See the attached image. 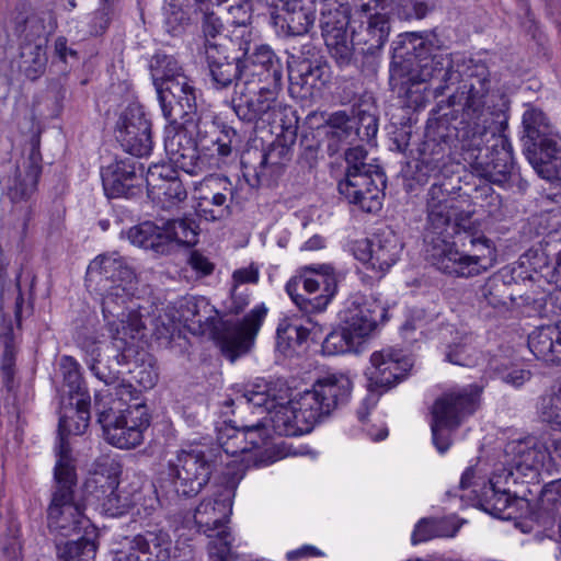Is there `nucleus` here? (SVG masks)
<instances>
[{"mask_svg":"<svg viewBox=\"0 0 561 561\" xmlns=\"http://www.w3.org/2000/svg\"><path fill=\"white\" fill-rule=\"evenodd\" d=\"M508 448L512 458L507 467L494 473L480 489L472 490L473 505L501 519H531L536 502L529 499L533 494L529 484L539 482L550 453L536 437L518 440Z\"/></svg>","mask_w":561,"mask_h":561,"instance_id":"nucleus-1","label":"nucleus"},{"mask_svg":"<svg viewBox=\"0 0 561 561\" xmlns=\"http://www.w3.org/2000/svg\"><path fill=\"white\" fill-rule=\"evenodd\" d=\"M222 451L230 456L249 453L247 435L234 420L218 428L217 445L196 444L176 451L160 472V488L179 499H192L202 492L224 466Z\"/></svg>","mask_w":561,"mask_h":561,"instance_id":"nucleus-2","label":"nucleus"},{"mask_svg":"<svg viewBox=\"0 0 561 561\" xmlns=\"http://www.w3.org/2000/svg\"><path fill=\"white\" fill-rule=\"evenodd\" d=\"M463 72L447 101L449 106L462 105V116L458 121L469 131V146L483 144L485 137L507 136L511 99L505 92L497 91L485 100L491 90L486 62L470 58Z\"/></svg>","mask_w":561,"mask_h":561,"instance_id":"nucleus-3","label":"nucleus"},{"mask_svg":"<svg viewBox=\"0 0 561 561\" xmlns=\"http://www.w3.org/2000/svg\"><path fill=\"white\" fill-rule=\"evenodd\" d=\"M425 260L445 276L469 279L496 264L497 249L494 240L485 234L482 220L473 216L448 234L428 239Z\"/></svg>","mask_w":561,"mask_h":561,"instance_id":"nucleus-4","label":"nucleus"},{"mask_svg":"<svg viewBox=\"0 0 561 561\" xmlns=\"http://www.w3.org/2000/svg\"><path fill=\"white\" fill-rule=\"evenodd\" d=\"M428 32H405L393 43L389 65L391 80L414 72L421 80H430L436 96H443L465 76L469 59H455L451 54L435 53L438 46Z\"/></svg>","mask_w":561,"mask_h":561,"instance_id":"nucleus-5","label":"nucleus"},{"mask_svg":"<svg viewBox=\"0 0 561 561\" xmlns=\"http://www.w3.org/2000/svg\"><path fill=\"white\" fill-rule=\"evenodd\" d=\"M179 317L195 333H209L230 362L248 354L267 314L264 304L241 320L217 319L218 311L205 297H185L179 302Z\"/></svg>","mask_w":561,"mask_h":561,"instance_id":"nucleus-6","label":"nucleus"},{"mask_svg":"<svg viewBox=\"0 0 561 561\" xmlns=\"http://www.w3.org/2000/svg\"><path fill=\"white\" fill-rule=\"evenodd\" d=\"M466 128L458 117H449L448 114L427 119L423 139L416 148L417 157L408 161L401 170L407 192H414L431 179L449 173L454 142H460L462 150L470 145Z\"/></svg>","mask_w":561,"mask_h":561,"instance_id":"nucleus-7","label":"nucleus"},{"mask_svg":"<svg viewBox=\"0 0 561 561\" xmlns=\"http://www.w3.org/2000/svg\"><path fill=\"white\" fill-rule=\"evenodd\" d=\"M522 125L524 153L538 176L550 184L547 197L561 205V137L539 107L527 108Z\"/></svg>","mask_w":561,"mask_h":561,"instance_id":"nucleus-8","label":"nucleus"},{"mask_svg":"<svg viewBox=\"0 0 561 561\" xmlns=\"http://www.w3.org/2000/svg\"><path fill=\"white\" fill-rule=\"evenodd\" d=\"M77 484V471L61 461L55 465L50 501L46 510L47 527L55 537H79L96 528L85 515V510H78Z\"/></svg>","mask_w":561,"mask_h":561,"instance_id":"nucleus-9","label":"nucleus"},{"mask_svg":"<svg viewBox=\"0 0 561 561\" xmlns=\"http://www.w3.org/2000/svg\"><path fill=\"white\" fill-rule=\"evenodd\" d=\"M434 180L426 194L425 242L428 239L448 234L476 214L474 208H463L468 195L462 193L460 178H453L445 173Z\"/></svg>","mask_w":561,"mask_h":561,"instance_id":"nucleus-10","label":"nucleus"},{"mask_svg":"<svg viewBox=\"0 0 561 561\" xmlns=\"http://www.w3.org/2000/svg\"><path fill=\"white\" fill-rule=\"evenodd\" d=\"M482 392V386L470 383L457 390L444 392L434 401L431 423L432 440L440 454L449 449L451 433L480 409Z\"/></svg>","mask_w":561,"mask_h":561,"instance_id":"nucleus-11","label":"nucleus"},{"mask_svg":"<svg viewBox=\"0 0 561 561\" xmlns=\"http://www.w3.org/2000/svg\"><path fill=\"white\" fill-rule=\"evenodd\" d=\"M288 92L294 99L311 101L322 95L332 79L331 66L322 49L308 42L296 53H287Z\"/></svg>","mask_w":561,"mask_h":561,"instance_id":"nucleus-12","label":"nucleus"},{"mask_svg":"<svg viewBox=\"0 0 561 561\" xmlns=\"http://www.w3.org/2000/svg\"><path fill=\"white\" fill-rule=\"evenodd\" d=\"M254 80L244 81L236 89L231 98V108L237 117L254 128L272 126L277 122L290 121L297 112L291 106L278 100L282 89L256 88L251 89Z\"/></svg>","mask_w":561,"mask_h":561,"instance_id":"nucleus-13","label":"nucleus"},{"mask_svg":"<svg viewBox=\"0 0 561 561\" xmlns=\"http://www.w3.org/2000/svg\"><path fill=\"white\" fill-rule=\"evenodd\" d=\"M320 3L319 27L325 47L340 70H351L355 60L348 0H317Z\"/></svg>","mask_w":561,"mask_h":561,"instance_id":"nucleus-14","label":"nucleus"},{"mask_svg":"<svg viewBox=\"0 0 561 561\" xmlns=\"http://www.w3.org/2000/svg\"><path fill=\"white\" fill-rule=\"evenodd\" d=\"M320 3L319 27L325 47L340 70H351L355 60L348 0H317Z\"/></svg>","mask_w":561,"mask_h":561,"instance_id":"nucleus-15","label":"nucleus"},{"mask_svg":"<svg viewBox=\"0 0 561 561\" xmlns=\"http://www.w3.org/2000/svg\"><path fill=\"white\" fill-rule=\"evenodd\" d=\"M243 31L240 34L225 36L220 44H209L204 50L206 76L210 87L216 91H227L241 87L243 69Z\"/></svg>","mask_w":561,"mask_h":561,"instance_id":"nucleus-16","label":"nucleus"},{"mask_svg":"<svg viewBox=\"0 0 561 561\" xmlns=\"http://www.w3.org/2000/svg\"><path fill=\"white\" fill-rule=\"evenodd\" d=\"M392 20V16L383 10L382 13L370 15L365 26L360 25L359 31L352 28L355 60L351 69L358 71L365 78L376 77L382 49L389 39Z\"/></svg>","mask_w":561,"mask_h":561,"instance_id":"nucleus-17","label":"nucleus"},{"mask_svg":"<svg viewBox=\"0 0 561 561\" xmlns=\"http://www.w3.org/2000/svg\"><path fill=\"white\" fill-rule=\"evenodd\" d=\"M304 274L293 276L285 290L294 304L306 313L323 311L337 289L333 267L321 265L319 270L306 266Z\"/></svg>","mask_w":561,"mask_h":561,"instance_id":"nucleus-18","label":"nucleus"},{"mask_svg":"<svg viewBox=\"0 0 561 561\" xmlns=\"http://www.w3.org/2000/svg\"><path fill=\"white\" fill-rule=\"evenodd\" d=\"M387 176L382 168L351 167L337 182L339 194L352 205L367 214H377L382 208Z\"/></svg>","mask_w":561,"mask_h":561,"instance_id":"nucleus-19","label":"nucleus"},{"mask_svg":"<svg viewBox=\"0 0 561 561\" xmlns=\"http://www.w3.org/2000/svg\"><path fill=\"white\" fill-rule=\"evenodd\" d=\"M119 548L113 551L112 561H171L173 540L169 530L147 523L136 534L124 536Z\"/></svg>","mask_w":561,"mask_h":561,"instance_id":"nucleus-20","label":"nucleus"},{"mask_svg":"<svg viewBox=\"0 0 561 561\" xmlns=\"http://www.w3.org/2000/svg\"><path fill=\"white\" fill-rule=\"evenodd\" d=\"M243 478L241 470L228 469L222 472V485L211 496L204 497L194 512L197 531L208 538L219 529L228 528L237 488Z\"/></svg>","mask_w":561,"mask_h":561,"instance_id":"nucleus-21","label":"nucleus"},{"mask_svg":"<svg viewBox=\"0 0 561 561\" xmlns=\"http://www.w3.org/2000/svg\"><path fill=\"white\" fill-rule=\"evenodd\" d=\"M353 390L352 380L344 374H328L318 378L311 389L299 393L308 417L322 422L335 410L346 405Z\"/></svg>","mask_w":561,"mask_h":561,"instance_id":"nucleus-22","label":"nucleus"},{"mask_svg":"<svg viewBox=\"0 0 561 561\" xmlns=\"http://www.w3.org/2000/svg\"><path fill=\"white\" fill-rule=\"evenodd\" d=\"M466 150L472 159L470 165L478 176L497 186L507 182L510 170L515 168L507 136L485 137L483 144L467 146Z\"/></svg>","mask_w":561,"mask_h":561,"instance_id":"nucleus-23","label":"nucleus"},{"mask_svg":"<svg viewBox=\"0 0 561 561\" xmlns=\"http://www.w3.org/2000/svg\"><path fill=\"white\" fill-rule=\"evenodd\" d=\"M114 135L124 151L130 156H149L153 148L152 123L145 106L139 102L129 103L116 121Z\"/></svg>","mask_w":561,"mask_h":561,"instance_id":"nucleus-24","label":"nucleus"},{"mask_svg":"<svg viewBox=\"0 0 561 561\" xmlns=\"http://www.w3.org/2000/svg\"><path fill=\"white\" fill-rule=\"evenodd\" d=\"M130 157H116L110 164L101 167V179L107 198L141 197L145 187L144 164Z\"/></svg>","mask_w":561,"mask_h":561,"instance_id":"nucleus-25","label":"nucleus"},{"mask_svg":"<svg viewBox=\"0 0 561 561\" xmlns=\"http://www.w3.org/2000/svg\"><path fill=\"white\" fill-rule=\"evenodd\" d=\"M519 268L506 265L489 276L480 287L481 301L499 312L508 311L517 298L529 304L531 298L522 289L528 276Z\"/></svg>","mask_w":561,"mask_h":561,"instance_id":"nucleus-26","label":"nucleus"},{"mask_svg":"<svg viewBox=\"0 0 561 561\" xmlns=\"http://www.w3.org/2000/svg\"><path fill=\"white\" fill-rule=\"evenodd\" d=\"M141 391L124 380L115 388V393L105 396L95 394L94 410L96 422L101 426L105 440L119 430V426L129 420V412L134 410V402H144Z\"/></svg>","mask_w":561,"mask_h":561,"instance_id":"nucleus-27","label":"nucleus"},{"mask_svg":"<svg viewBox=\"0 0 561 561\" xmlns=\"http://www.w3.org/2000/svg\"><path fill=\"white\" fill-rule=\"evenodd\" d=\"M90 408L91 399L77 400L76 403L69 401V407L65 403V398L61 396L59 407V421L57 426V438L54 447L56 463L60 461L67 463L77 471V458L72 454L68 436L82 435L89 426L90 422Z\"/></svg>","mask_w":561,"mask_h":561,"instance_id":"nucleus-28","label":"nucleus"},{"mask_svg":"<svg viewBox=\"0 0 561 561\" xmlns=\"http://www.w3.org/2000/svg\"><path fill=\"white\" fill-rule=\"evenodd\" d=\"M388 320V309L374 297L352 296L337 313L340 325L347 329L360 342Z\"/></svg>","mask_w":561,"mask_h":561,"instance_id":"nucleus-29","label":"nucleus"},{"mask_svg":"<svg viewBox=\"0 0 561 561\" xmlns=\"http://www.w3.org/2000/svg\"><path fill=\"white\" fill-rule=\"evenodd\" d=\"M268 11V24L279 38L308 34L316 22V9L302 0H272L263 3Z\"/></svg>","mask_w":561,"mask_h":561,"instance_id":"nucleus-30","label":"nucleus"},{"mask_svg":"<svg viewBox=\"0 0 561 561\" xmlns=\"http://www.w3.org/2000/svg\"><path fill=\"white\" fill-rule=\"evenodd\" d=\"M510 266L520 267L523 274L528 276L525 279V285L527 283L533 284L536 280L534 274H537L549 284H554L559 289L561 282V241L542 239L530 247L519 256L517 262L510 264Z\"/></svg>","mask_w":561,"mask_h":561,"instance_id":"nucleus-31","label":"nucleus"},{"mask_svg":"<svg viewBox=\"0 0 561 561\" xmlns=\"http://www.w3.org/2000/svg\"><path fill=\"white\" fill-rule=\"evenodd\" d=\"M371 368L368 376V388L380 392L403 381L410 374L414 359L402 350H382L370 356Z\"/></svg>","mask_w":561,"mask_h":561,"instance_id":"nucleus-32","label":"nucleus"},{"mask_svg":"<svg viewBox=\"0 0 561 561\" xmlns=\"http://www.w3.org/2000/svg\"><path fill=\"white\" fill-rule=\"evenodd\" d=\"M192 79L186 76L157 91L163 117L171 124H190L197 116V98Z\"/></svg>","mask_w":561,"mask_h":561,"instance_id":"nucleus-33","label":"nucleus"},{"mask_svg":"<svg viewBox=\"0 0 561 561\" xmlns=\"http://www.w3.org/2000/svg\"><path fill=\"white\" fill-rule=\"evenodd\" d=\"M129 299V289L122 286H111L102 298V312L106 325L113 335H118L121 330H130L134 339L144 329L141 319L127 310L126 304Z\"/></svg>","mask_w":561,"mask_h":561,"instance_id":"nucleus-34","label":"nucleus"},{"mask_svg":"<svg viewBox=\"0 0 561 561\" xmlns=\"http://www.w3.org/2000/svg\"><path fill=\"white\" fill-rule=\"evenodd\" d=\"M187 124L168 123L164 128V150L170 161L188 174H195L201 164L193 134Z\"/></svg>","mask_w":561,"mask_h":561,"instance_id":"nucleus-35","label":"nucleus"},{"mask_svg":"<svg viewBox=\"0 0 561 561\" xmlns=\"http://www.w3.org/2000/svg\"><path fill=\"white\" fill-rule=\"evenodd\" d=\"M302 410L300 394L289 400L287 404L273 410L270 422L274 434L294 437L310 433L319 422L308 417V411Z\"/></svg>","mask_w":561,"mask_h":561,"instance_id":"nucleus-36","label":"nucleus"},{"mask_svg":"<svg viewBox=\"0 0 561 561\" xmlns=\"http://www.w3.org/2000/svg\"><path fill=\"white\" fill-rule=\"evenodd\" d=\"M115 342L106 345L96 359H84L91 373L105 385H114L119 380L121 367L127 365L133 348L125 347L124 339L114 336Z\"/></svg>","mask_w":561,"mask_h":561,"instance_id":"nucleus-37","label":"nucleus"},{"mask_svg":"<svg viewBox=\"0 0 561 561\" xmlns=\"http://www.w3.org/2000/svg\"><path fill=\"white\" fill-rule=\"evenodd\" d=\"M87 279L98 284L108 280L113 283L112 286L127 288L136 279V273L126 259L117 253L100 254L90 262Z\"/></svg>","mask_w":561,"mask_h":561,"instance_id":"nucleus-38","label":"nucleus"},{"mask_svg":"<svg viewBox=\"0 0 561 561\" xmlns=\"http://www.w3.org/2000/svg\"><path fill=\"white\" fill-rule=\"evenodd\" d=\"M216 187L209 188L197 199L196 213L208 221H219L232 215L234 187L228 178L218 179Z\"/></svg>","mask_w":561,"mask_h":561,"instance_id":"nucleus-39","label":"nucleus"},{"mask_svg":"<svg viewBox=\"0 0 561 561\" xmlns=\"http://www.w3.org/2000/svg\"><path fill=\"white\" fill-rule=\"evenodd\" d=\"M317 135L322 140L324 152L329 157L355 145L353 129L347 125L345 111L329 114L323 124L317 126Z\"/></svg>","mask_w":561,"mask_h":561,"instance_id":"nucleus-40","label":"nucleus"},{"mask_svg":"<svg viewBox=\"0 0 561 561\" xmlns=\"http://www.w3.org/2000/svg\"><path fill=\"white\" fill-rule=\"evenodd\" d=\"M150 425V414L145 402H134V410L129 412V420L125 421L106 440L110 445L121 449H131L144 442V432Z\"/></svg>","mask_w":561,"mask_h":561,"instance_id":"nucleus-41","label":"nucleus"},{"mask_svg":"<svg viewBox=\"0 0 561 561\" xmlns=\"http://www.w3.org/2000/svg\"><path fill=\"white\" fill-rule=\"evenodd\" d=\"M527 344L536 358L561 366V333L558 322L535 328L528 335Z\"/></svg>","mask_w":561,"mask_h":561,"instance_id":"nucleus-42","label":"nucleus"},{"mask_svg":"<svg viewBox=\"0 0 561 561\" xmlns=\"http://www.w3.org/2000/svg\"><path fill=\"white\" fill-rule=\"evenodd\" d=\"M389 85L392 92L403 99L404 105L413 111L424 108L430 101L431 93L437 98L430 80H421L414 72L405 78H396L394 80H391V73H389Z\"/></svg>","mask_w":561,"mask_h":561,"instance_id":"nucleus-43","label":"nucleus"},{"mask_svg":"<svg viewBox=\"0 0 561 561\" xmlns=\"http://www.w3.org/2000/svg\"><path fill=\"white\" fill-rule=\"evenodd\" d=\"M11 23L13 25V33L20 39L19 44L47 46L44 20L30 12L26 3H20L15 7Z\"/></svg>","mask_w":561,"mask_h":561,"instance_id":"nucleus-44","label":"nucleus"},{"mask_svg":"<svg viewBox=\"0 0 561 561\" xmlns=\"http://www.w3.org/2000/svg\"><path fill=\"white\" fill-rule=\"evenodd\" d=\"M242 175L252 188L271 184L268 152L264 148L250 147L240 157Z\"/></svg>","mask_w":561,"mask_h":561,"instance_id":"nucleus-45","label":"nucleus"},{"mask_svg":"<svg viewBox=\"0 0 561 561\" xmlns=\"http://www.w3.org/2000/svg\"><path fill=\"white\" fill-rule=\"evenodd\" d=\"M148 69L156 91L178 80H183L187 76L179 59L163 50H157L150 57Z\"/></svg>","mask_w":561,"mask_h":561,"instance_id":"nucleus-46","label":"nucleus"},{"mask_svg":"<svg viewBox=\"0 0 561 561\" xmlns=\"http://www.w3.org/2000/svg\"><path fill=\"white\" fill-rule=\"evenodd\" d=\"M373 270L380 273V277L392 267L400 257L402 243L398 236L389 231H380L373 236Z\"/></svg>","mask_w":561,"mask_h":561,"instance_id":"nucleus-47","label":"nucleus"},{"mask_svg":"<svg viewBox=\"0 0 561 561\" xmlns=\"http://www.w3.org/2000/svg\"><path fill=\"white\" fill-rule=\"evenodd\" d=\"M346 122L352 126L355 144L371 145L375 142L379 127V117L375 105H353L351 114L346 113Z\"/></svg>","mask_w":561,"mask_h":561,"instance_id":"nucleus-48","label":"nucleus"},{"mask_svg":"<svg viewBox=\"0 0 561 561\" xmlns=\"http://www.w3.org/2000/svg\"><path fill=\"white\" fill-rule=\"evenodd\" d=\"M47 62V46L19 44V55L12 60V67L25 79L34 82L44 76Z\"/></svg>","mask_w":561,"mask_h":561,"instance_id":"nucleus-49","label":"nucleus"},{"mask_svg":"<svg viewBox=\"0 0 561 561\" xmlns=\"http://www.w3.org/2000/svg\"><path fill=\"white\" fill-rule=\"evenodd\" d=\"M0 342L3 346V352L0 357L2 385L8 392H12L19 386L15 380L19 346L15 341L13 323L11 320L1 328Z\"/></svg>","mask_w":561,"mask_h":561,"instance_id":"nucleus-50","label":"nucleus"},{"mask_svg":"<svg viewBox=\"0 0 561 561\" xmlns=\"http://www.w3.org/2000/svg\"><path fill=\"white\" fill-rule=\"evenodd\" d=\"M299 117L293 116L290 121L285 119L279 124L282 130L275 140L266 149L270 159V170L289 161L298 137Z\"/></svg>","mask_w":561,"mask_h":561,"instance_id":"nucleus-51","label":"nucleus"},{"mask_svg":"<svg viewBox=\"0 0 561 561\" xmlns=\"http://www.w3.org/2000/svg\"><path fill=\"white\" fill-rule=\"evenodd\" d=\"M99 537L98 528H91L90 533L80 535L76 539L66 542H57V558L59 561H94Z\"/></svg>","mask_w":561,"mask_h":561,"instance_id":"nucleus-52","label":"nucleus"},{"mask_svg":"<svg viewBox=\"0 0 561 561\" xmlns=\"http://www.w3.org/2000/svg\"><path fill=\"white\" fill-rule=\"evenodd\" d=\"M561 508V479L546 484L536 500V510L531 520L547 528L554 525V517Z\"/></svg>","mask_w":561,"mask_h":561,"instance_id":"nucleus-53","label":"nucleus"},{"mask_svg":"<svg viewBox=\"0 0 561 561\" xmlns=\"http://www.w3.org/2000/svg\"><path fill=\"white\" fill-rule=\"evenodd\" d=\"M59 370L62 375V386L67 389L68 400H90V392L82 376L81 365L70 356L62 355L59 359Z\"/></svg>","mask_w":561,"mask_h":561,"instance_id":"nucleus-54","label":"nucleus"},{"mask_svg":"<svg viewBox=\"0 0 561 561\" xmlns=\"http://www.w3.org/2000/svg\"><path fill=\"white\" fill-rule=\"evenodd\" d=\"M249 64L266 70L267 78L273 79L274 88L283 89L284 66L282 59L267 44H259L250 48Z\"/></svg>","mask_w":561,"mask_h":561,"instance_id":"nucleus-55","label":"nucleus"},{"mask_svg":"<svg viewBox=\"0 0 561 561\" xmlns=\"http://www.w3.org/2000/svg\"><path fill=\"white\" fill-rule=\"evenodd\" d=\"M436 10V0H390L387 13L400 22L421 21Z\"/></svg>","mask_w":561,"mask_h":561,"instance_id":"nucleus-56","label":"nucleus"},{"mask_svg":"<svg viewBox=\"0 0 561 561\" xmlns=\"http://www.w3.org/2000/svg\"><path fill=\"white\" fill-rule=\"evenodd\" d=\"M122 474V465L110 456H100L92 463L91 470L83 483H93L105 489H117Z\"/></svg>","mask_w":561,"mask_h":561,"instance_id":"nucleus-57","label":"nucleus"},{"mask_svg":"<svg viewBox=\"0 0 561 561\" xmlns=\"http://www.w3.org/2000/svg\"><path fill=\"white\" fill-rule=\"evenodd\" d=\"M10 170L13 175L9 178L5 185L8 197L14 204L26 202L37 190L39 178L26 170L22 172L18 164H12Z\"/></svg>","mask_w":561,"mask_h":561,"instance_id":"nucleus-58","label":"nucleus"},{"mask_svg":"<svg viewBox=\"0 0 561 561\" xmlns=\"http://www.w3.org/2000/svg\"><path fill=\"white\" fill-rule=\"evenodd\" d=\"M473 353L472 335L466 332L455 331V335L444 347L445 360L458 366H472L474 364Z\"/></svg>","mask_w":561,"mask_h":561,"instance_id":"nucleus-59","label":"nucleus"},{"mask_svg":"<svg viewBox=\"0 0 561 561\" xmlns=\"http://www.w3.org/2000/svg\"><path fill=\"white\" fill-rule=\"evenodd\" d=\"M196 11L202 13L201 31L204 37L203 51L209 44H220L215 41L225 30V24L221 18L214 11V3L211 0H194Z\"/></svg>","mask_w":561,"mask_h":561,"instance_id":"nucleus-60","label":"nucleus"},{"mask_svg":"<svg viewBox=\"0 0 561 561\" xmlns=\"http://www.w3.org/2000/svg\"><path fill=\"white\" fill-rule=\"evenodd\" d=\"M311 331L307 327L291 321L288 318L280 320L276 330V348L286 353L301 346L308 341Z\"/></svg>","mask_w":561,"mask_h":561,"instance_id":"nucleus-61","label":"nucleus"},{"mask_svg":"<svg viewBox=\"0 0 561 561\" xmlns=\"http://www.w3.org/2000/svg\"><path fill=\"white\" fill-rule=\"evenodd\" d=\"M457 531L446 518L424 517L417 522L411 536L412 545H419L437 537L454 536Z\"/></svg>","mask_w":561,"mask_h":561,"instance_id":"nucleus-62","label":"nucleus"},{"mask_svg":"<svg viewBox=\"0 0 561 561\" xmlns=\"http://www.w3.org/2000/svg\"><path fill=\"white\" fill-rule=\"evenodd\" d=\"M360 343L362 342L357 340L353 333L340 325V322L337 321L336 327H334L324 337L321 345V352L327 356L340 355L351 352Z\"/></svg>","mask_w":561,"mask_h":561,"instance_id":"nucleus-63","label":"nucleus"},{"mask_svg":"<svg viewBox=\"0 0 561 561\" xmlns=\"http://www.w3.org/2000/svg\"><path fill=\"white\" fill-rule=\"evenodd\" d=\"M22 549L21 524L15 517L9 516L0 538V550L8 561H22Z\"/></svg>","mask_w":561,"mask_h":561,"instance_id":"nucleus-64","label":"nucleus"}]
</instances>
